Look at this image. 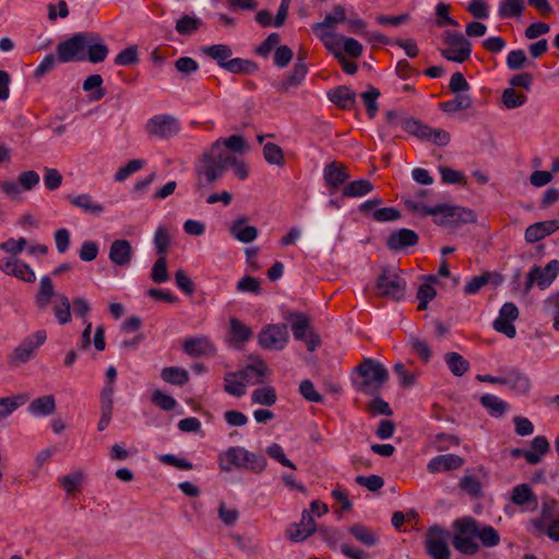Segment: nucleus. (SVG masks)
Returning <instances> with one entry per match:
<instances>
[{
	"label": "nucleus",
	"mask_w": 559,
	"mask_h": 559,
	"mask_svg": "<svg viewBox=\"0 0 559 559\" xmlns=\"http://www.w3.org/2000/svg\"><path fill=\"white\" fill-rule=\"evenodd\" d=\"M329 99L342 108H350L355 103V92L347 86H338L328 94Z\"/></svg>",
	"instance_id": "38"
},
{
	"label": "nucleus",
	"mask_w": 559,
	"mask_h": 559,
	"mask_svg": "<svg viewBox=\"0 0 559 559\" xmlns=\"http://www.w3.org/2000/svg\"><path fill=\"white\" fill-rule=\"evenodd\" d=\"M214 144H221L223 152L241 153L246 148V141L241 135L233 134L227 139H218Z\"/></svg>",
	"instance_id": "56"
},
{
	"label": "nucleus",
	"mask_w": 559,
	"mask_h": 559,
	"mask_svg": "<svg viewBox=\"0 0 559 559\" xmlns=\"http://www.w3.org/2000/svg\"><path fill=\"white\" fill-rule=\"evenodd\" d=\"M525 9V0H500L497 14L502 20L519 19Z\"/></svg>",
	"instance_id": "34"
},
{
	"label": "nucleus",
	"mask_w": 559,
	"mask_h": 559,
	"mask_svg": "<svg viewBox=\"0 0 559 559\" xmlns=\"http://www.w3.org/2000/svg\"><path fill=\"white\" fill-rule=\"evenodd\" d=\"M176 70L183 76L188 78L199 71V63L190 57H180L175 61Z\"/></svg>",
	"instance_id": "61"
},
{
	"label": "nucleus",
	"mask_w": 559,
	"mask_h": 559,
	"mask_svg": "<svg viewBox=\"0 0 559 559\" xmlns=\"http://www.w3.org/2000/svg\"><path fill=\"white\" fill-rule=\"evenodd\" d=\"M373 190V185L367 179H359L347 183L343 195L347 198H361Z\"/></svg>",
	"instance_id": "44"
},
{
	"label": "nucleus",
	"mask_w": 559,
	"mask_h": 559,
	"mask_svg": "<svg viewBox=\"0 0 559 559\" xmlns=\"http://www.w3.org/2000/svg\"><path fill=\"white\" fill-rule=\"evenodd\" d=\"M53 294L55 288L51 278L48 275L41 276L39 281V290L36 295V304L38 308L46 309Z\"/></svg>",
	"instance_id": "43"
},
{
	"label": "nucleus",
	"mask_w": 559,
	"mask_h": 559,
	"mask_svg": "<svg viewBox=\"0 0 559 559\" xmlns=\"http://www.w3.org/2000/svg\"><path fill=\"white\" fill-rule=\"evenodd\" d=\"M60 305L55 307V316L60 324H66L71 320V305L69 298L60 294L58 295Z\"/></svg>",
	"instance_id": "59"
},
{
	"label": "nucleus",
	"mask_w": 559,
	"mask_h": 559,
	"mask_svg": "<svg viewBox=\"0 0 559 559\" xmlns=\"http://www.w3.org/2000/svg\"><path fill=\"white\" fill-rule=\"evenodd\" d=\"M473 100L467 94H456L452 99L443 102L440 107L444 112L454 114L461 110L468 109Z\"/></svg>",
	"instance_id": "46"
},
{
	"label": "nucleus",
	"mask_w": 559,
	"mask_h": 559,
	"mask_svg": "<svg viewBox=\"0 0 559 559\" xmlns=\"http://www.w3.org/2000/svg\"><path fill=\"white\" fill-rule=\"evenodd\" d=\"M526 96L524 94L516 93L514 88L509 87L502 93L503 105L509 108H518L526 103Z\"/></svg>",
	"instance_id": "63"
},
{
	"label": "nucleus",
	"mask_w": 559,
	"mask_h": 559,
	"mask_svg": "<svg viewBox=\"0 0 559 559\" xmlns=\"http://www.w3.org/2000/svg\"><path fill=\"white\" fill-rule=\"evenodd\" d=\"M347 21V11L342 5H335L331 13L324 20L313 26L317 36L324 43L328 49H333L334 41H338V37L333 29L343 22Z\"/></svg>",
	"instance_id": "7"
},
{
	"label": "nucleus",
	"mask_w": 559,
	"mask_h": 559,
	"mask_svg": "<svg viewBox=\"0 0 559 559\" xmlns=\"http://www.w3.org/2000/svg\"><path fill=\"white\" fill-rule=\"evenodd\" d=\"M230 342L235 345L247 343L252 337V330L237 318L229 321Z\"/></svg>",
	"instance_id": "37"
},
{
	"label": "nucleus",
	"mask_w": 559,
	"mask_h": 559,
	"mask_svg": "<svg viewBox=\"0 0 559 559\" xmlns=\"http://www.w3.org/2000/svg\"><path fill=\"white\" fill-rule=\"evenodd\" d=\"M444 360L448 368L455 377H462L469 368V362L455 352L447 353Z\"/></svg>",
	"instance_id": "45"
},
{
	"label": "nucleus",
	"mask_w": 559,
	"mask_h": 559,
	"mask_svg": "<svg viewBox=\"0 0 559 559\" xmlns=\"http://www.w3.org/2000/svg\"><path fill=\"white\" fill-rule=\"evenodd\" d=\"M476 535L485 547H495L500 543L499 533L490 525L479 526L476 523Z\"/></svg>",
	"instance_id": "48"
},
{
	"label": "nucleus",
	"mask_w": 559,
	"mask_h": 559,
	"mask_svg": "<svg viewBox=\"0 0 559 559\" xmlns=\"http://www.w3.org/2000/svg\"><path fill=\"white\" fill-rule=\"evenodd\" d=\"M152 403L163 411H173L177 406V401L160 390H155L151 396Z\"/></svg>",
	"instance_id": "62"
},
{
	"label": "nucleus",
	"mask_w": 559,
	"mask_h": 559,
	"mask_svg": "<svg viewBox=\"0 0 559 559\" xmlns=\"http://www.w3.org/2000/svg\"><path fill=\"white\" fill-rule=\"evenodd\" d=\"M437 283V277L435 275H429L426 277V281L419 286L417 292L418 299V309L425 310L428 307V304L432 301L437 295V290L435 288V284Z\"/></svg>",
	"instance_id": "36"
},
{
	"label": "nucleus",
	"mask_w": 559,
	"mask_h": 559,
	"mask_svg": "<svg viewBox=\"0 0 559 559\" xmlns=\"http://www.w3.org/2000/svg\"><path fill=\"white\" fill-rule=\"evenodd\" d=\"M229 233L234 239L241 243H250L258 238L259 231L255 226L248 225V217L238 216L229 226Z\"/></svg>",
	"instance_id": "22"
},
{
	"label": "nucleus",
	"mask_w": 559,
	"mask_h": 559,
	"mask_svg": "<svg viewBox=\"0 0 559 559\" xmlns=\"http://www.w3.org/2000/svg\"><path fill=\"white\" fill-rule=\"evenodd\" d=\"M456 530L452 543L454 548L464 555H475L479 546L477 544L476 521L471 518L459 519L454 522Z\"/></svg>",
	"instance_id": "5"
},
{
	"label": "nucleus",
	"mask_w": 559,
	"mask_h": 559,
	"mask_svg": "<svg viewBox=\"0 0 559 559\" xmlns=\"http://www.w3.org/2000/svg\"><path fill=\"white\" fill-rule=\"evenodd\" d=\"M293 335L297 341L306 343L309 352H313L320 344L319 336L310 329L309 318L299 312H293L288 314Z\"/></svg>",
	"instance_id": "12"
},
{
	"label": "nucleus",
	"mask_w": 559,
	"mask_h": 559,
	"mask_svg": "<svg viewBox=\"0 0 559 559\" xmlns=\"http://www.w3.org/2000/svg\"><path fill=\"white\" fill-rule=\"evenodd\" d=\"M444 48L440 50L441 56L448 61L463 63L472 55L471 41L461 33L445 31L442 35Z\"/></svg>",
	"instance_id": "4"
},
{
	"label": "nucleus",
	"mask_w": 559,
	"mask_h": 559,
	"mask_svg": "<svg viewBox=\"0 0 559 559\" xmlns=\"http://www.w3.org/2000/svg\"><path fill=\"white\" fill-rule=\"evenodd\" d=\"M0 270L7 275L14 276L27 283H33L36 280L33 269L16 257H5L1 259Z\"/></svg>",
	"instance_id": "18"
},
{
	"label": "nucleus",
	"mask_w": 559,
	"mask_h": 559,
	"mask_svg": "<svg viewBox=\"0 0 559 559\" xmlns=\"http://www.w3.org/2000/svg\"><path fill=\"white\" fill-rule=\"evenodd\" d=\"M435 212L436 214L432 217L435 223L439 225L471 223L475 221L474 212L462 206L436 204Z\"/></svg>",
	"instance_id": "11"
},
{
	"label": "nucleus",
	"mask_w": 559,
	"mask_h": 559,
	"mask_svg": "<svg viewBox=\"0 0 559 559\" xmlns=\"http://www.w3.org/2000/svg\"><path fill=\"white\" fill-rule=\"evenodd\" d=\"M67 199L73 206L94 216H99L105 211V207L88 193L71 194Z\"/></svg>",
	"instance_id": "30"
},
{
	"label": "nucleus",
	"mask_w": 559,
	"mask_h": 559,
	"mask_svg": "<svg viewBox=\"0 0 559 559\" xmlns=\"http://www.w3.org/2000/svg\"><path fill=\"white\" fill-rule=\"evenodd\" d=\"M153 243L156 250V253L165 257V253L168 250V247L170 245V236L168 229L160 225L156 228L154 236H153Z\"/></svg>",
	"instance_id": "54"
},
{
	"label": "nucleus",
	"mask_w": 559,
	"mask_h": 559,
	"mask_svg": "<svg viewBox=\"0 0 559 559\" xmlns=\"http://www.w3.org/2000/svg\"><path fill=\"white\" fill-rule=\"evenodd\" d=\"M349 532L358 542L368 547L374 546L378 542L377 534L362 524H355L350 526Z\"/></svg>",
	"instance_id": "51"
},
{
	"label": "nucleus",
	"mask_w": 559,
	"mask_h": 559,
	"mask_svg": "<svg viewBox=\"0 0 559 559\" xmlns=\"http://www.w3.org/2000/svg\"><path fill=\"white\" fill-rule=\"evenodd\" d=\"M200 50L204 56L211 58L222 69L230 73H248L254 68V64L249 60L241 58L231 59L233 50L225 44L202 46Z\"/></svg>",
	"instance_id": "3"
},
{
	"label": "nucleus",
	"mask_w": 559,
	"mask_h": 559,
	"mask_svg": "<svg viewBox=\"0 0 559 559\" xmlns=\"http://www.w3.org/2000/svg\"><path fill=\"white\" fill-rule=\"evenodd\" d=\"M145 165L143 159H131L127 165L120 167L115 174V181L122 182L128 179L132 174L142 169Z\"/></svg>",
	"instance_id": "57"
},
{
	"label": "nucleus",
	"mask_w": 559,
	"mask_h": 559,
	"mask_svg": "<svg viewBox=\"0 0 559 559\" xmlns=\"http://www.w3.org/2000/svg\"><path fill=\"white\" fill-rule=\"evenodd\" d=\"M503 385L514 395H526L532 388L530 377L519 369H511L504 373Z\"/></svg>",
	"instance_id": "24"
},
{
	"label": "nucleus",
	"mask_w": 559,
	"mask_h": 559,
	"mask_svg": "<svg viewBox=\"0 0 559 559\" xmlns=\"http://www.w3.org/2000/svg\"><path fill=\"white\" fill-rule=\"evenodd\" d=\"M133 255L132 245L127 239H116L109 247L108 258L115 266H130Z\"/></svg>",
	"instance_id": "20"
},
{
	"label": "nucleus",
	"mask_w": 559,
	"mask_h": 559,
	"mask_svg": "<svg viewBox=\"0 0 559 559\" xmlns=\"http://www.w3.org/2000/svg\"><path fill=\"white\" fill-rule=\"evenodd\" d=\"M418 240L415 231L401 228L390 235L388 238V246L393 250H402L406 247L414 246Z\"/></svg>",
	"instance_id": "33"
},
{
	"label": "nucleus",
	"mask_w": 559,
	"mask_h": 559,
	"mask_svg": "<svg viewBox=\"0 0 559 559\" xmlns=\"http://www.w3.org/2000/svg\"><path fill=\"white\" fill-rule=\"evenodd\" d=\"M559 229V219H549L530 225L524 234L526 242L534 243Z\"/></svg>",
	"instance_id": "25"
},
{
	"label": "nucleus",
	"mask_w": 559,
	"mask_h": 559,
	"mask_svg": "<svg viewBox=\"0 0 559 559\" xmlns=\"http://www.w3.org/2000/svg\"><path fill=\"white\" fill-rule=\"evenodd\" d=\"M263 156L264 159L271 164L276 166L284 165V154L282 148L274 143H266L263 146Z\"/></svg>",
	"instance_id": "58"
},
{
	"label": "nucleus",
	"mask_w": 559,
	"mask_h": 559,
	"mask_svg": "<svg viewBox=\"0 0 559 559\" xmlns=\"http://www.w3.org/2000/svg\"><path fill=\"white\" fill-rule=\"evenodd\" d=\"M151 278L156 284H163L169 280L165 257L160 255L154 263L151 272Z\"/></svg>",
	"instance_id": "60"
},
{
	"label": "nucleus",
	"mask_w": 559,
	"mask_h": 559,
	"mask_svg": "<svg viewBox=\"0 0 559 559\" xmlns=\"http://www.w3.org/2000/svg\"><path fill=\"white\" fill-rule=\"evenodd\" d=\"M464 464V459L452 453L440 454L432 457L428 463V471L439 473L460 468Z\"/></svg>",
	"instance_id": "29"
},
{
	"label": "nucleus",
	"mask_w": 559,
	"mask_h": 559,
	"mask_svg": "<svg viewBox=\"0 0 559 559\" xmlns=\"http://www.w3.org/2000/svg\"><path fill=\"white\" fill-rule=\"evenodd\" d=\"M323 178L329 187L335 189L341 187L348 179V174L342 165L331 163L324 167Z\"/></svg>",
	"instance_id": "35"
},
{
	"label": "nucleus",
	"mask_w": 559,
	"mask_h": 559,
	"mask_svg": "<svg viewBox=\"0 0 559 559\" xmlns=\"http://www.w3.org/2000/svg\"><path fill=\"white\" fill-rule=\"evenodd\" d=\"M28 401L26 393L0 397V421L8 419Z\"/></svg>",
	"instance_id": "32"
},
{
	"label": "nucleus",
	"mask_w": 559,
	"mask_h": 559,
	"mask_svg": "<svg viewBox=\"0 0 559 559\" xmlns=\"http://www.w3.org/2000/svg\"><path fill=\"white\" fill-rule=\"evenodd\" d=\"M451 534L449 531L435 526L428 531L426 550L432 559H450L448 543Z\"/></svg>",
	"instance_id": "14"
},
{
	"label": "nucleus",
	"mask_w": 559,
	"mask_h": 559,
	"mask_svg": "<svg viewBox=\"0 0 559 559\" xmlns=\"http://www.w3.org/2000/svg\"><path fill=\"white\" fill-rule=\"evenodd\" d=\"M405 129L409 133L420 139L430 141L436 145L443 146L450 142V134L447 131L431 128L416 120H407L405 122Z\"/></svg>",
	"instance_id": "17"
},
{
	"label": "nucleus",
	"mask_w": 559,
	"mask_h": 559,
	"mask_svg": "<svg viewBox=\"0 0 559 559\" xmlns=\"http://www.w3.org/2000/svg\"><path fill=\"white\" fill-rule=\"evenodd\" d=\"M243 447L235 445L218 454V464L222 471L229 472L233 467L242 468L245 465Z\"/></svg>",
	"instance_id": "26"
},
{
	"label": "nucleus",
	"mask_w": 559,
	"mask_h": 559,
	"mask_svg": "<svg viewBox=\"0 0 559 559\" xmlns=\"http://www.w3.org/2000/svg\"><path fill=\"white\" fill-rule=\"evenodd\" d=\"M479 402L493 417L502 416L508 409V403L493 394H484Z\"/></svg>",
	"instance_id": "41"
},
{
	"label": "nucleus",
	"mask_w": 559,
	"mask_h": 559,
	"mask_svg": "<svg viewBox=\"0 0 559 559\" xmlns=\"http://www.w3.org/2000/svg\"><path fill=\"white\" fill-rule=\"evenodd\" d=\"M183 352L192 357L209 356L215 353L213 342L204 335L187 337L182 344Z\"/></svg>",
	"instance_id": "23"
},
{
	"label": "nucleus",
	"mask_w": 559,
	"mask_h": 559,
	"mask_svg": "<svg viewBox=\"0 0 559 559\" xmlns=\"http://www.w3.org/2000/svg\"><path fill=\"white\" fill-rule=\"evenodd\" d=\"M160 378L166 383L183 385L189 381V373L181 367H165L160 371Z\"/></svg>",
	"instance_id": "42"
},
{
	"label": "nucleus",
	"mask_w": 559,
	"mask_h": 559,
	"mask_svg": "<svg viewBox=\"0 0 559 559\" xmlns=\"http://www.w3.org/2000/svg\"><path fill=\"white\" fill-rule=\"evenodd\" d=\"M181 130L178 118L169 114H159L150 118L145 131L150 136L167 140L176 136Z\"/></svg>",
	"instance_id": "8"
},
{
	"label": "nucleus",
	"mask_w": 559,
	"mask_h": 559,
	"mask_svg": "<svg viewBox=\"0 0 559 559\" xmlns=\"http://www.w3.org/2000/svg\"><path fill=\"white\" fill-rule=\"evenodd\" d=\"M559 274V260L549 261L545 267L533 266L526 276L525 290L530 292L534 285L540 289L548 288Z\"/></svg>",
	"instance_id": "13"
},
{
	"label": "nucleus",
	"mask_w": 559,
	"mask_h": 559,
	"mask_svg": "<svg viewBox=\"0 0 559 559\" xmlns=\"http://www.w3.org/2000/svg\"><path fill=\"white\" fill-rule=\"evenodd\" d=\"M265 451L270 457L282 464L283 466L288 467L290 469H296V465L286 456L282 445L277 443H272L266 448Z\"/></svg>",
	"instance_id": "64"
},
{
	"label": "nucleus",
	"mask_w": 559,
	"mask_h": 559,
	"mask_svg": "<svg viewBox=\"0 0 559 559\" xmlns=\"http://www.w3.org/2000/svg\"><path fill=\"white\" fill-rule=\"evenodd\" d=\"M288 341L289 333L285 324H267L258 334L259 345L267 350H283Z\"/></svg>",
	"instance_id": "9"
},
{
	"label": "nucleus",
	"mask_w": 559,
	"mask_h": 559,
	"mask_svg": "<svg viewBox=\"0 0 559 559\" xmlns=\"http://www.w3.org/2000/svg\"><path fill=\"white\" fill-rule=\"evenodd\" d=\"M510 500L514 506L519 507L522 512H533L538 507L537 496L526 483L519 484L512 488Z\"/></svg>",
	"instance_id": "19"
},
{
	"label": "nucleus",
	"mask_w": 559,
	"mask_h": 559,
	"mask_svg": "<svg viewBox=\"0 0 559 559\" xmlns=\"http://www.w3.org/2000/svg\"><path fill=\"white\" fill-rule=\"evenodd\" d=\"M357 370L362 377V381L359 384L358 390L364 393H374L386 382L389 378L386 368L371 358L366 359L360 366H358Z\"/></svg>",
	"instance_id": "6"
},
{
	"label": "nucleus",
	"mask_w": 559,
	"mask_h": 559,
	"mask_svg": "<svg viewBox=\"0 0 559 559\" xmlns=\"http://www.w3.org/2000/svg\"><path fill=\"white\" fill-rule=\"evenodd\" d=\"M550 451V443L545 436H536L531 443V449L525 451V461L530 465L540 463Z\"/></svg>",
	"instance_id": "31"
},
{
	"label": "nucleus",
	"mask_w": 559,
	"mask_h": 559,
	"mask_svg": "<svg viewBox=\"0 0 559 559\" xmlns=\"http://www.w3.org/2000/svg\"><path fill=\"white\" fill-rule=\"evenodd\" d=\"M84 475L82 472H74L71 474L62 475L58 477V481L68 495L76 492L82 485Z\"/></svg>",
	"instance_id": "52"
},
{
	"label": "nucleus",
	"mask_w": 559,
	"mask_h": 559,
	"mask_svg": "<svg viewBox=\"0 0 559 559\" xmlns=\"http://www.w3.org/2000/svg\"><path fill=\"white\" fill-rule=\"evenodd\" d=\"M230 166L235 176L240 180H246L249 170L245 162L237 159L229 152H223L221 144H212L204 151L195 165L198 176L197 188L209 186L223 177L226 168Z\"/></svg>",
	"instance_id": "1"
},
{
	"label": "nucleus",
	"mask_w": 559,
	"mask_h": 559,
	"mask_svg": "<svg viewBox=\"0 0 559 559\" xmlns=\"http://www.w3.org/2000/svg\"><path fill=\"white\" fill-rule=\"evenodd\" d=\"M224 390L233 396H242L246 394V386L237 372H227L224 378Z\"/></svg>",
	"instance_id": "50"
},
{
	"label": "nucleus",
	"mask_w": 559,
	"mask_h": 559,
	"mask_svg": "<svg viewBox=\"0 0 559 559\" xmlns=\"http://www.w3.org/2000/svg\"><path fill=\"white\" fill-rule=\"evenodd\" d=\"M406 282L395 272L384 271L377 280L376 289L380 296L400 300L404 297Z\"/></svg>",
	"instance_id": "15"
},
{
	"label": "nucleus",
	"mask_w": 559,
	"mask_h": 559,
	"mask_svg": "<svg viewBox=\"0 0 559 559\" xmlns=\"http://www.w3.org/2000/svg\"><path fill=\"white\" fill-rule=\"evenodd\" d=\"M519 318V309L513 302H506L501 306L497 318L495 319L492 326L493 329L504 334L509 338H513L516 335L514 321Z\"/></svg>",
	"instance_id": "16"
},
{
	"label": "nucleus",
	"mask_w": 559,
	"mask_h": 559,
	"mask_svg": "<svg viewBox=\"0 0 559 559\" xmlns=\"http://www.w3.org/2000/svg\"><path fill=\"white\" fill-rule=\"evenodd\" d=\"M341 43L344 51L350 57L357 58L362 53V46L358 40L352 37H342L338 38V41H334L333 49H330L336 57H341V53L337 50Z\"/></svg>",
	"instance_id": "47"
},
{
	"label": "nucleus",
	"mask_w": 559,
	"mask_h": 559,
	"mask_svg": "<svg viewBox=\"0 0 559 559\" xmlns=\"http://www.w3.org/2000/svg\"><path fill=\"white\" fill-rule=\"evenodd\" d=\"M267 372V366L265 365L264 361L260 360L237 371V374L243 382L245 386L247 388L248 385H253L263 382Z\"/></svg>",
	"instance_id": "28"
},
{
	"label": "nucleus",
	"mask_w": 559,
	"mask_h": 559,
	"mask_svg": "<svg viewBox=\"0 0 559 559\" xmlns=\"http://www.w3.org/2000/svg\"><path fill=\"white\" fill-rule=\"evenodd\" d=\"M47 333L44 330H38L35 333L26 336L10 355V362L13 365H22L29 361L38 348L45 344Z\"/></svg>",
	"instance_id": "10"
},
{
	"label": "nucleus",
	"mask_w": 559,
	"mask_h": 559,
	"mask_svg": "<svg viewBox=\"0 0 559 559\" xmlns=\"http://www.w3.org/2000/svg\"><path fill=\"white\" fill-rule=\"evenodd\" d=\"M276 392L271 386H263L254 390L251 394V402L264 406H272L276 402Z\"/></svg>",
	"instance_id": "53"
},
{
	"label": "nucleus",
	"mask_w": 559,
	"mask_h": 559,
	"mask_svg": "<svg viewBox=\"0 0 559 559\" xmlns=\"http://www.w3.org/2000/svg\"><path fill=\"white\" fill-rule=\"evenodd\" d=\"M404 204L408 211L421 217L433 216L436 214L435 205H428L417 198H404Z\"/></svg>",
	"instance_id": "49"
},
{
	"label": "nucleus",
	"mask_w": 559,
	"mask_h": 559,
	"mask_svg": "<svg viewBox=\"0 0 559 559\" xmlns=\"http://www.w3.org/2000/svg\"><path fill=\"white\" fill-rule=\"evenodd\" d=\"M56 52L58 60L62 63L82 61L99 63L107 58L108 48L99 35L81 32L59 43Z\"/></svg>",
	"instance_id": "2"
},
{
	"label": "nucleus",
	"mask_w": 559,
	"mask_h": 559,
	"mask_svg": "<svg viewBox=\"0 0 559 559\" xmlns=\"http://www.w3.org/2000/svg\"><path fill=\"white\" fill-rule=\"evenodd\" d=\"M308 68L305 63L304 58L299 57L295 64L290 75H288L281 84L282 88L287 91L293 86L299 85L306 78Z\"/></svg>",
	"instance_id": "40"
},
{
	"label": "nucleus",
	"mask_w": 559,
	"mask_h": 559,
	"mask_svg": "<svg viewBox=\"0 0 559 559\" xmlns=\"http://www.w3.org/2000/svg\"><path fill=\"white\" fill-rule=\"evenodd\" d=\"M103 83H104V80H103L102 75L91 74L84 80V82L82 84V88L84 92L92 93L90 95L91 100L97 102V100L102 99L106 94V91L103 87Z\"/></svg>",
	"instance_id": "39"
},
{
	"label": "nucleus",
	"mask_w": 559,
	"mask_h": 559,
	"mask_svg": "<svg viewBox=\"0 0 559 559\" xmlns=\"http://www.w3.org/2000/svg\"><path fill=\"white\" fill-rule=\"evenodd\" d=\"M56 407L55 396L46 394L32 400L27 406V413L35 418H43L52 415Z\"/></svg>",
	"instance_id": "27"
},
{
	"label": "nucleus",
	"mask_w": 559,
	"mask_h": 559,
	"mask_svg": "<svg viewBox=\"0 0 559 559\" xmlns=\"http://www.w3.org/2000/svg\"><path fill=\"white\" fill-rule=\"evenodd\" d=\"M267 461L262 454L250 452L246 449L243 469H249L259 474L265 469Z\"/></svg>",
	"instance_id": "55"
},
{
	"label": "nucleus",
	"mask_w": 559,
	"mask_h": 559,
	"mask_svg": "<svg viewBox=\"0 0 559 559\" xmlns=\"http://www.w3.org/2000/svg\"><path fill=\"white\" fill-rule=\"evenodd\" d=\"M317 531V524L308 511H304L301 521L298 524H292L286 530L287 537L294 543H300L307 539Z\"/></svg>",
	"instance_id": "21"
}]
</instances>
